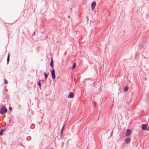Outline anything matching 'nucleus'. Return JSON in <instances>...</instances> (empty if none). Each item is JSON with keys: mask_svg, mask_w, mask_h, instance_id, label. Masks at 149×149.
<instances>
[{"mask_svg": "<svg viewBox=\"0 0 149 149\" xmlns=\"http://www.w3.org/2000/svg\"><path fill=\"white\" fill-rule=\"evenodd\" d=\"M86 18H87V20H88V17L87 16H86Z\"/></svg>", "mask_w": 149, "mask_h": 149, "instance_id": "393cba45", "label": "nucleus"}, {"mask_svg": "<svg viewBox=\"0 0 149 149\" xmlns=\"http://www.w3.org/2000/svg\"><path fill=\"white\" fill-rule=\"evenodd\" d=\"M64 145V142H62L61 143V147L62 148H63Z\"/></svg>", "mask_w": 149, "mask_h": 149, "instance_id": "a211bd4d", "label": "nucleus"}, {"mask_svg": "<svg viewBox=\"0 0 149 149\" xmlns=\"http://www.w3.org/2000/svg\"><path fill=\"white\" fill-rule=\"evenodd\" d=\"M50 66L51 67H53V58H52L51 59L50 63Z\"/></svg>", "mask_w": 149, "mask_h": 149, "instance_id": "1a4fd4ad", "label": "nucleus"}, {"mask_svg": "<svg viewBox=\"0 0 149 149\" xmlns=\"http://www.w3.org/2000/svg\"><path fill=\"white\" fill-rule=\"evenodd\" d=\"M7 111L6 108L4 106H2L0 109V113L1 114H3L4 113H6Z\"/></svg>", "mask_w": 149, "mask_h": 149, "instance_id": "f257e3e1", "label": "nucleus"}, {"mask_svg": "<svg viewBox=\"0 0 149 149\" xmlns=\"http://www.w3.org/2000/svg\"><path fill=\"white\" fill-rule=\"evenodd\" d=\"M9 109L10 110V111H11V108L10 107H9Z\"/></svg>", "mask_w": 149, "mask_h": 149, "instance_id": "4be33fe9", "label": "nucleus"}, {"mask_svg": "<svg viewBox=\"0 0 149 149\" xmlns=\"http://www.w3.org/2000/svg\"><path fill=\"white\" fill-rule=\"evenodd\" d=\"M4 131V130L3 129H1L0 130V135H2L3 134V132Z\"/></svg>", "mask_w": 149, "mask_h": 149, "instance_id": "ddd939ff", "label": "nucleus"}, {"mask_svg": "<svg viewBox=\"0 0 149 149\" xmlns=\"http://www.w3.org/2000/svg\"><path fill=\"white\" fill-rule=\"evenodd\" d=\"M63 129H61V134H62L63 132Z\"/></svg>", "mask_w": 149, "mask_h": 149, "instance_id": "6ab92c4d", "label": "nucleus"}, {"mask_svg": "<svg viewBox=\"0 0 149 149\" xmlns=\"http://www.w3.org/2000/svg\"><path fill=\"white\" fill-rule=\"evenodd\" d=\"M8 83V81L6 79L4 80V84H7Z\"/></svg>", "mask_w": 149, "mask_h": 149, "instance_id": "f3484780", "label": "nucleus"}, {"mask_svg": "<svg viewBox=\"0 0 149 149\" xmlns=\"http://www.w3.org/2000/svg\"><path fill=\"white\" fill-rule=\"evenodd\" d=\"M93 105L94 107H95L96 106V103L95 102L93 101Z\"/></svg>", "mask_w": 149, "mask_h": 149, "instance_id": "dca6fc26", "label": "nucleus"}, {"mask_svg": "<svg viewBox=\"0 0 149 149\" xmlns=\"http://www.w3.org/2000/svg\"><path fill=\"white\" fill-rule=\"evenodd\" d=\"M139 54L138 53H136L134 56L136 59H138L139 58Z\"/></svg>", "mask_w": 149, "mask_h": 149, "instance_id": "9d476101", "label": "nucleus"}, {"mask_svg": "<svg viewBox=\"0 0 149 149\" xmlns=\"http://www.w3.org/2000/svg\"><path fill=\"white\" fill-rule=\"evenodd\" d=\"M42 33H44V32H42Z\"/></svg>", "mask_w": 149, "mask_h": 149, "instance_id": "cd10ccee", "label": "nucleus"}, {"mask_svg": "<svg viewBox=\"0 0 149 149\" xmlns=\"http://www.w3.org/2000/svg\"><path fill=\"white\" fill-rule=\"evenodd\" d=\"M149 130V126L148 127V128L147 129V130L148 131Z\"/></svg>", "mask_w": 149, "mask_h": 149, "instance_id": "5701e85b", "label": "nucleus"}, {"mask_svg": "<svg viewBox=\"0 0 149 149\" xmlns=\"http://www.w3.org/2000/svg\"><path fill=\"white\" fill-rule=\"evenodd\" d=\"M5 91H6V92H7L8 91V89H7V88H5Z\"/></svg>", "mask_w": 149, "mask_h": 149, "instance_id": "aec40b11", "label": "nucleus"}, {"mask_svg": "<svg viewBox=\"0 0 149 149\" xmlns=\"http://www.w3.org/2000/svg\"><path fill=\"white\" fill-rule=\"evenodd\" d=\"M74 96V94L72 92H70L68 95V97L72 98H73Z\"/></svg>", "mask_w": 149, "mask_h": 149, "instance_id": "0eeeda50", "label": "nucleus"}, {"mask_svg": "<svg viewBox=\"0 0 149 149\" xmlns=\"http://www.w3.org/2000/svg\"><path fill=\"white\" fill-rule=\"evenodd\" d=\"M70 17V16L68 15V17L69 18Z\"/></svg>", "mask_w": 149, "mask_h": 149, "instance_id": "bb28decb", "label": "nucleus"}, {"mask_svg": "<svg viewBox=\"0 0 149 149\" xmlns=\"http://www.w3.org/2000/svg\"><path fill=\"white\" fill-rule=\"evenodd\" d=\"M64 126H65V125L64 124L63 126L62 127V129H64Z\"/></svg>", "mask_w": 149, "mask_h": 149, "instance_id": "412c9836", "label": "nucleus"}, {"mask_svg": "<svg viewBox=\"0 0 149 149\" xmlns=\"http://www.w3.org/2000/svg\"><path fill=\"white\" fill-rule=\"evenodd\" d=\"M9 59H10V56H9V54H8V56L7 58V64L8 63V62L9 61Z\"/></svg>", "mask_w": 149, "mask_h": 149, "instance_id": "2eb2a0df", "label": "nucleus"}, {"mask_svg": "<svg viewBox=\"0 0 149 149\" xmlns=\"http://www.w3.org/2000/svg\"><path fill=\"white\" fill-rule=\"evenodd\" d=\"M130 141L131 138L130 137H127L125 139V142L126 143H129L130 142Z\"/></svg>", "mask_w": 149, "mask_h": 149, "instance_id": "423d86ee", "label": "nucleus"}, {"mask_svg": "<svg viewBox=\"0 0 149 149\" xmlns=\"http://www.w3.org/2000/svg\"><path fill=\"white\" fill-rule=\"evenodd\" d=\"M141 128L143 130H146L147 129V125L146 124H143L141 125Z\"/></svg>", "mask_w": 149, "mask_h": 149, "instance_id": "39448f33", "label": "nucleus"}, {"mask_svg": "<svg viewBox=\"0 0 149 149\" xmlns=\"http://www.w3.org/2000/svg\"><path fill=\"white\" fill-rule=\"evenodd\" d=\"M48 74H49L48 72H47V73H46V72H45L44 73V75L45 76V81H46L47 80V77L48 76Z\"/></svg>", "mask_w": 149, "mask_h": 149, "instance_id": "6e6552de", "label": "nucleus"}, {"mask_svg": "<svg viewBox=\"0 0 149 149\" xmlns=\"http://www.w3.org/2000/svg\"><path fill=\"white\" fill-rule=\"evenodd\" d=\"M131 131L130 129H127L125 133V135L126 136H128L131 134Z\"/></svg>", "mask_w": 149, "mask_h": 149, "instance_id": "7ed1b4c3", "label": "nucleus"}, {"mask_svg": "<svg viewBox=\"0 0 149 149\" xmlns=\"http://www.w3.org/2000/svg\"><path fill=\"white\" fill-rule=\"evenodd\" d=\"M37 85L39 86V88L40 89H41V83L40 82V80H38V82L37 83Z\"/></svg>", "mask_w": 149, "mask_h": 149, "instance_id": "9b49d317", "label": "nucleus"}, {"mask_svg": "<svg viewBox=\"0 0 149 149\" xmlns=\"http://www.w3.org/2000/svg\"><path fill=\"white\" fill-rule=\"evenodd\" d=\"M128 89V87L127 86H126L125 87L124 90L125 91H127Z\"/></svg>", "mask_w": 149, "mask_h": 149, "instance_id": "f8f14e48", "label": "nucleus"}, {"mask_svg": "<svg viewBox=\"0 0 149 149\" xmlns=\"http://www.w3.org/2000/svg\"><path fill=\"white\" fill-rule=\"evenodd\" d=\"M43 81V80H40V81Z\"/></svg>", "mask_w": 149, "mask_h": 149, "instance_id": "a878e982", "label": "nucleus"}, {"mask_svg": "<svg viewBox=\"0 0 149 149\" xmlns=\"http://www.w3.org/2000/svg\"><path fill=\"white\" fill-rule=\"evenodd\" d=\"M96 5V2L95 1H93L91 4V7L92 10H93L95 8Z\"/></svg>", "mask_w": 149, "mask_h": 149, "instance_id": "20e7f679", "label": "nucleus"}, {"mask_svg": "<svg viewBox=\"0 0 149 149\" xmlns=\"http://www.w3.org/2000/svg\"><path fill=\"white\" fill-rule=\"evenodd\" d=\"M51 75L52 76V79H55V70L53 69L51 71Z\"/></svg>", "mask_w": 149, "mask_h": 149, "instance_id": "f03ea898", "label": "nucleus"}, {"mask_svg": "<svg viewBox=\"0 0 149 149\" xmlns=\"http://www.w3.org/2000/svg\"><path fill=\"white\" fill-rule=\"evenodd\" d=\"M113 134V132L112 131L111 133V136Z\"/></svg>", "mask_w": 149, "mask_h": 149, "instance_id": "b1692460", "label": "nucleus"}, {"mask_svg": "<svg viewBox=\"0 0 149 149\" xmlns=\"http://www.w3.org/2000/svg\"><path fill=\"white\" fill-rule=\"evenodd\" d=\"M76 65V63H73V65L72 66V69H74Z\"/></svg>", "mask_w": 149, "mask_h": 149, "instance_id": "4468645a", "label": "nucleus"}]
</instances>
